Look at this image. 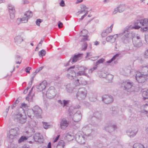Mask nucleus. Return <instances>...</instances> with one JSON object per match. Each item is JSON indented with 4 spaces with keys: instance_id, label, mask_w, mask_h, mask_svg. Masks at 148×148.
I'll return each mask as SVG.
<instances>
[{
    "instance_id": "59",
    "label": "nucleus",
    "mask_w": 148,
    "mask_h": 148,
    "mask_svg": "<svg viewBox=\"0 0 148 148\" xmlns=\"http://www.w3.org/2000/svg\"><path fill=\"white\" fill-rule=\"evenodd\" d=\"M69 100H63V106L64 107L66 106L69 103Z\"/></svg>"
},
{
    "instance_id": "58",
    "label": "nucleus",
    "mask_w": 148,
    "mask_h": 148,
    "mask_svg": "<svg viewBox=\"0 0 148 148\" xmlns=\"http://www.w3.org/2000/svg\"><path fill=\"white\" fill-rule=\"evenodd\" d=\"M57 145H61L64 147V141L63 140H60Z\"/></svg>"
},
{
    "instance_id": "41",
    "label": "nucleus",
    "mask_w": 148,
    "mask_h": 148,
    "mask_svg": "<svg viewBox=\"0 0 148 148\" xmlns=\"http://www.w3.org/2000/svg\"><path fill=\"white\" fill-rule=\"evenodd\" d=\"M88 32L87 30L86 29H84L81 32V36H88L87 34Z\"/></svg>"
},
{
    "instance_id": "40",
    "label": "nucleus",
    "mask_w": 148,
    "mask_h": 148,
    "mask_svg": "<svg viewBox=\"0 0 148 148\" xmlns=\"http://www.w3.org/2000/svg\"><path fill=\"white\" fill-rule=\"evenodd\" d=\"M133 147L134 148H145L143 145L138 143H135L133 146Z\"/></svg>"
},
{
    "instance_id": "48",
    "label": "nucleus",
    "mask_w": 148,
    "mask_h": 148,
    "mask_svg": "<svg viewBox=\"0 0 148 148\" xmlns=\"http://www.w3.org/2000/svg\"><path fill=\"white\" fill-rule=\"evenodd\" d=\"M113 78V75L111 74H108L107 75L106 78L108 80V82H110L112 80Z\"/></svg>"
},
{
    "instance_id": "56",
    "label": "nucleus",
    "mask_w": 148,
    "mask_h": 148,
    "mask_svg": "<svg viewBox=\"0 0 148 148\" xmlns=\"http://www.w3.org/2000/svg\"><path fill=\"white\" fill-rule=\"evenodd\" d=\"M97 66H95L93 68L90 69L88 71L89 73H92L94 70H95L97 69Z\"/></svg>"
},
{
    "instance_id": "8",
    "label": "nucleus",
    "mask_w": 148,
    "mask_h": 148,
    "mask_svg": "<svg viewBox=\"0 0 148 148\" xmlns=\"http://www.w3.org/2000/svg\"><path fill=\"white\" fill-rule=\"evenodd\" d=\"M82 130L85 133V136H89L91 134V133L93 131L92 128V126L90 124L86 125L83 127L82 128Z\"/></svg>"
},
{
    "instance_id": "10",
    "label": "nucleus",
    "mask_w": 148,
    "mask_h": 148,
    "mask_svg": "<svg viewBox=\"0 0 148 148\" xmlns=\"http://www.w3.org/2000/svg\"><path fill=\"white\" fill-rule=\"evenodd\" d=\"M75 66H73L70 67L68 69L67 71L69 72V73L67 74V77L69 79H72L76 77V74L74 70H71L75 68Z\"/></svg>"
},
{
    "instance_id": "62",
    "label": "nucleus",
    "mask_w": 148,
    "mask_h": 148,
    "mask_svg": "<svg viewBox=\"0 0 148 148\" xmlns=\"http://www.w3.org/2000/svg\"><path fill=\"white\" fill-rule=\"evenodd\" d=\"M83 37L82 38L81 42H84L88 40V36H82Z\"/></svg>"
},
{
    "instance_id": "57",
    "label": "nucleus",
    "mask_w": 148,
    "mask_h": 148,
    "mask_svg": "<svg viewBox=\"0 0 148 148\" xmlns=\"http://www.w3.org/2000/svg\"><path fill=\"white\" fill-rule=\"evenodd\" d=\"M108 34L106 31L104 30L101 33V36L102 37H104L108 35Z\"/></svg>"
},
{
    "instance_id": "18",
    "label": "nucleus",
    "mask_w": 148,
    "mask_h": 148,
    "mask_svg": "<svg viewBox=\"0 0 148 148\" xmlns=\"http://www.w3.org/2000/svg\"><path fill=\"white\" fill-rule=\"evenodd\" d=\"M10 13V18L11 19H13L15 17V10L13 5L10 4L8 7Z\"/></svg>"
},
{
    "instance_id": "64",
    "label": "nucleus",
    "mask_w": 148,
    "mask_h": 148,
    "mask_svg": "<svg viewBox=\"0 0 148 148\" xmlns=\"http://www.w3.org/2000/svg\"><path fill=\"white\" fill-rule=\"evenodd\" d=\"M144 57L145 58H148V48L145 53Z\"/></svg>"
},
{
    "instance_id": "54",
    "label": "nucleus",
    "mask_w": 148,
    "mask_h": 148,
    "mask_svg": "<svg viewBox=\"0 0 148 148\" xmlns=\"http://www.w3.org/2000/svg\"><path fill=\"white\" fill-rule=\"evenodd\" d=\"M107 75L106 73L104 72H101V75H100L101 77L103 78H106Z\"/></svg>"
},
{
    "instance_id": "34",
    "label": "nucleus",
    "mask_w": 148,
    "mask_h": 148,
    "mask_svg": "<svg viewBox=\"0 0 148 148\" xmlns=\"http://www.w3.org/2000/svg\"><path fill=\"white\" fill-rule=\"evenodd\" d=\"M80 8L81 10H82L84 13H85V14H88V11L87 10L88 8L85 5H81Z\"/></svg>"
},
{
    "instance_id": "13",
    "label": "nucleus",
    "mask_w": 148,
    "mask_h": 148,
    "mask_svg": "<svg viewBox=\"0 0 148 148\" xmlns=\"http://www.w3.org/2000/svg\"><path fill=\"white\" fill-rule=\"evenodd\" d=\"M35 116L39 118H41V114L42 113L41 109L37 106H35L33 108Z\"/></svg>"
},
{
    "instance_id": "4",
    "label": "nucleus",
    "mask_w": 148,
    "mask_h": 148,
    "mask_svg": "<svg viewBox=\"0 0 148 148\" xmlns=\"http://www.w3.org/2000/svg\"><path fill=\"white\" fill-rule=\"evenodd\" d=\"M135 75L136 79L138 83H144L147 79L148 76L141 73L138 71L136 72Z\"/></svg>"
},
{
    "instance_id": "7",
    "label": "nucleus",
    "mask_w": 148,
    "mask_h": 148,
    "mask_svg": "<svg viewBox=\"0 0 148 148\" xmlns=\"http://www.w3.org/2000/svg\"><path fill=\"white\" fill-rule=\"evenodd\" d=\"M145 25H148V19H144L141 20H138L134 23L135 29H138L140 27V26H143Z\"/></svg>"
},
{
    "instance_id": "2",
    "label": "nucleus",
    "mask_w": 148,
    "mask_h": 148,
    "mask_svg": "<svg viewBox=\"0 0 148 148\" xmlns=\"http://www.w3.org/2000/svg\"><path fill=\"white\" fill-rule=\"evenodd\" d=\"M87 92L86 88L81 87L79 88L76 94L77 99L79 100L84 99L86 96Z\"/></svg>"
},
{
    "instance_id": "60",
    "label": "nucleus",
    "mask_w": 148,
    "mask_h": 148,
    "mask_svg": "<svg viewBox=\"0 0 148 148\" xmlns=\"http://www.w3.org/2000/svg\"><path fill=\"white\" fill-rule=\"evenodd\" d=\"M42 20L40 19H37L36 21V24L38 26H39L40 23L42 22Z\"/></svg>"
},
{
    "instance_id": "26",
    "label": "nucleus",
    "mask_w": 148,
    "mask_h": 148,
    "mask_svg": "<svg viewBox=\"0 0 148 148\" xmlns=\"http://www.w3.org/2000/svg\"><path fill=\"white\" fill-rule=\"evenodd\" d=\"M93 116L99 120L101 121L102 119V114L100 111H96L94 113Z\"/></svg>"
},
{
    "instance_id": "25",
    "label": "nucleus",
    "mask_w": 148,
    "mask_h": 148,
    "mask_svg": "<svg viewBox=\"0 0 148 148\" xmlns=\"http://www.w3.org/2000/svg\"><path fill=\"white\" fill-rule=\"evenodd\" d=\"M123 71L124 72L123 74L126 76H130L136 73L134 70L132 69H123Z\"/></svg>"
},
{
    "instance_id": "12",
    "label": "nucleus",
    "mask_w": 148,
    "mask_h": 148,
    "mask_svg": "<svg viewBox=\"0 0 148 148\" xmlns=\"http://www.w3.org/2000/svg\"><path fill=\"white\" fill-rule=\"evenodd\" d=\"M82 54H79L77 55H75L72 58H71L69 60L68 62L64 64V66H66L70 65V63L73 64V63L76 62L79 60V58Z\"/></svg>"
},
{
    "instance_id": "39",
    "label": "nucleus",
    "mask_w": 148,
    "mask_h": 148,
    "mask_svg": "<svg viewBox=\"0 0 148 148\" xmlns=\"http://www.w3.org/2000/svg\"><path fill=\"white\" fill-rule=\"evenodd\" d=\"M117 8H118V12L120 13L123 12L125 9V7L123 5H120Z\"/></svg>"
},
{
    "instance_id": "53",
    "label": "nucleus",
    "mask_w": 148,
    "mask_h": 148,
    "mask_svg": "<svg viewBox=\"0 0 148 148\" xmlns=\"http://www.w3.org/2000/svg\"><path fill=\"white\" fill-rule=\"evenodd\" d=\"M87 44L86 42H84L83 45H82V50H85L87 48Z\"/></svg>"
},
{
    "instance_id": "30",
    "label": "nucleus",
    "mask_w": 148,
    "mask_h": 148,
    "mask_svg": "<svg viewBox=\"0 0 148 148\" xmlns=\"http://www.w3.org/2000/svg\"><path fill=\"white\" fill-rule=\"evenodd\" d=\"M14 42L17 44H21L23 41V39L20 35H18L14 38Z\"/></svg>"
},
{
    "instance_id": "55",
    "label": "nucleus",
    "mask_w": 148,
    "mask_h": 148,
    "mask_svg": "<svg viewBox=\"0 0 148 148\" xmlns=\"http://www.w3.org/2000/svg\"><path fill=\"white\" fill-rule=\"evenodd\" d=\"M80 80L81 85H86L87 84L86 81L84 79L81 80L80 79Z\"/></svg>"
},
{
    "instance_id": "35",
    "label": "nucleus",
    "mask_w": 148,
    "mask_h": 148,
    "mask_svg": "<svg viewBox=\"0 0 148 148\" xmlns=\"http://www.w3.org/2000/svg\"><path fill=\"white\" fill-rule=\"evenodd\" d=\"M27 107V105L25 103H22L20 106V108L18 109L19 111H20L21 112L24 113V110L23 108H26Z\"/></svg>"
},
{
    "instance_id": "23",
    "label": "nucleus",
    "mask_w": 148,
    "mask_h": 148,
    "mask_svg": "<svg viewBox=\"0 0 148 148\" xmlns=\"http://www.w3.org/2000/svg\"><path fill=\"white\" fill-rule=\"evenodd\" d=\"M79 107V106L78 105H73L70 106L69 110V116H71L72 114L75 112L76 110L78 109Z\"/></svg>"
},
{
    "instance_id": "45",
    "label": "nucleus",
    "mask_w": 148,
    "mask_h": 148,
    "mask_svg": "<svg viewBox=\"0 0 148 148\" xmlns=\"http://www.w3.org/2000/svg\"><path fill=\"white\" fill-rule=\"evenodd\" d=\"M27 137L26 136H22L18 140V143H21V142H23L24 140H27Z\"/></svg>"
},
{
    "instance_id": "20",
    "label": "nucleus",
    "mask_w": 148,
    "mask_h": 148,
    "mask_svg": "<svg viewBox=\"0 0 148 148\" xmlns=\"http://www.w3.org/2000/svg\"><path fill=\"white\" fill-rule=\"evenodd\" d=\"M69 124V121H67L65 119H62L60 121V127L62 130L65 129Z\"/></svg>"
},
{
    "instance_id": "37",
    "label": "nucleus",
    "mask_w": 148,
    "mask_h": 148,
    "mask_svg": "<svg viewBox=\"0 0 148 148\" xmlns=\"http://www.w3.org/2000/svg\"><path fill=\"white\" fill-rule=\"evenodd\" d=\"M106 40L108 42H114L115 41V38H114L113 36H108Z\"/></svg>"
},
{
    "instance_id": "46",
    "label": "nucleus",
    "mask_w": 148,
    "mask_h": 148,
    "mask_svg": "<svg viewBox=\"0 0 148 148\" xmlns=\"http://www.w3.org/2000/svg\"><path fill=\"white\" fill-rule=\"evenodd\" d=\"M142 95L145 99H148V90L147 91H144Z\"/></svg>"
},
{
    "instance_id": "32",
    "label": "nucleus",
    "mask_w": 148,
    "mask_h": 148,
    "mask_svg": "<svg viewBox=\"0 0 148 148\" xmlns=\"http://www.w3.org/2000/svg\"><path fill=\"white\" fill-rule=\"evenodd\" d=\"M66 137L68 140L71 141L73 140L74 137L73 134L71 132H68L66 134Z\"/></svg>"
},
{
    "instance_id": "1",
    "label": "nucleus",
    "mask_w": 148,
    "mask_h": 148,
    "mask_svg": "<svg viewBox=\"0 0 148 148\" xmlns=\"http://www.w3.org/2000/svg\"><path fill=\"white\" fill-rule=\"evenodd\" d=\"M134 27L135 25H134V26L129 25L126 27L122 31V34L123 35V36L132 38H133V36H134L135 34H134L132 33L130 31V30L133 29H135Z\"/></svg>"
},
{
    "instance_id": "31",
    "label": "nucleus",
    "mask_w": 148,
    "mask_h": 148,
    "mask_svg": "<svg viewBox=\"0 0 148 148\" xmlns=\"http://www.w3.org/2000/svg\"><path fill=\"white\" fill-rule=\"evenodd\" d=\"M27 114L28 116L31 119H32L35 116L33 109L28 110Z\"/></svg>"
},
{
    "instance_id": "6",
    "label": "nucleus",
    "mask_w": 148,
    "mask_h": 148,
    "mask_svg": "<svg viewBox=\"0 0 148 148\" xmlns=\"http://www.w3.org/2000/svg\"><path fill=\"white\" fill-rule=\"evenodd\" d=\"M17 114H15L13 116V119L14 121L19 122L21 123H23L25 122V119L23 117V113L18 110L17 112Z\"/></svg>"
},
{
    "instance_id": "16",
    "label": "nucleus",
    "mask_w": 148,
    "mask_h": 148,
    "mask_svg": "<svg viewBox=\"0 0 148 148\" xmlns=\"http://www.w3.org/2000/svg\"><path fill=\"white\" fill-rule=\"evenodd\" d=\"M116 128V126L112 123L107 125L104 127V130L110 133L114 131Z\"/></svg>"
},
{
    "instance_id": "19",
    "label": "nucleus",
    "mask_w": 148,
    "mask_h": 148,
    "mask_svg": "<svg viewBox=\"0 0 148 148\" xmlns=\"http://www.w3.org/2000/svg\"><path fill=\"white\" fill-rule=\"evenodd\" d=\"M133 83L130 81H125L123 82L121 84V86L124 87V89L128 90L133 87Z\"/></svg>"
},
{
    "instance_id": "49",
    "label": "nucleus",
    "mask_w": 148,
    "mask_h": 148,
    "mask_svg": "<svg viewBox=\"0 0 148 148\" xmlns=\"http://www.w3.org/2000/svg\"><path fill=\"white\" fill-rule=\"evenodd\" d=\"M113 25V24H112L109 27H108L105 30L108 34L112 32Z\"/></svg>"
},
{
    "instance_id": "29",
    "label": "nucleus",
    "mask_w": 148,
    "mask_h": 148,
    "mask_svg": "<svg viewBox=\"0 0 148 148\" xmlns=\"http://www.w3.org/2000/svg\"><path fill=\"white\" fill-rule=\"evenodd\" d=\"M19 133V129L18 128L16 127L14 128H12L10 130V134L14 135L16 136V135H18Z\"/></svg>"
},
{
    "instance_id": "47",
    "label": "nucleus",
    "mask_w": 148,
    "mask_h": 148,
    "mask_svg": "<svg viewBox=\"0 0 148 148\" xmlns=\"http://www.w3.org/2000/svg\"><path fill=\"white\" fill-rule=\"evenodd\" d=\"M46 54V51L45 50L42 49L39 52V56L40 57H42L45 55Z\"/></svg>"
},
{
    "instance_id": "28",
    "label": "nucleus",
    "mask_w": 148,
    "mask_h": 148,
    "mask_svg": "<svg viewBox=\"0 0 148 148\" xmlns=\"http://www.w3.org/2000/svg\"><path fill=\"white\" fill-rule=\"evenodd\" d=\"M28 18L26 16H24L22 18H17L16 22L18 24H20L21 22L22 23H27L28 20Z\"/></svg>"
},
{
    "instance_id": "27",
    "label": "nucleus",
    "mask_w": 148,
    "mask_h": 148,
    "mask_svg": "<svg viewBox=\"0 0 148 148\" xmlns=\"http://www.w3.org/2000/svg\"><path fill=\"white\" fill-rule=\"evenodd\" d=\"M142 67L141 73L148 76V64L147 65H143Z\"/></svg>"
},
{
    "instance_id": "21",
    "label": "nucleus",
    "mask_w": 148,
    "mask_h": 148,
    "mask_svg": "<svg viewBox=\"0 0 148 148\" xmlns=\"http://www.w3.org/2000/svg\"><path fill=\"white\" fill-rule=\"evenodd\" d=\"M47 83V82L46 80H44L42 82L37 86L38 90L41 92L44 90L46 87Z\"/></svg>"
},
{
    "instance_id": "22",
    "label": "nucleus",
    "mask_w": 148,
    "mask_h": 148,
    "mask_svg": "<svg viewBox=\"0 0 148 148\" xmlns=\"http://www.w3.org/2000/svg\"><path fill=\"white\" fill-rule=\"evenodd\" d=\"M33 137L35 141L39 143H42L43 142V137L40 133H35Z\"/></svg>"
},
{
    "instance_id": "51",
    "label": "nucleus",
    "mask_w": 148,
    "mask_h": 148,
    "mask_svg": "<svg viewBox=\"0 0 148 148\" xmlns=\"http://www.w3.org/2000/svg\"><path fill=\"white\" fill-rule=\"evenodd\" d=\"M29 124L31 127H35L36 125V123L34 121L32 120L29 121Z\"/></svg>"
},
{
    "instance_id": "9",
    "label": "nucleus",
    "mask_w": 148,
    "mask_h": 148,
    "mask_svg": "<svg viewBox=\"0 0 148 148\" xmlns=\"http://www.w3.org/2000/svg\"><path fill=\"white\" fill-rule=\"evenodd\" d=\"M46 95L47 98L49 99L53 98L56 95L54 88L52 86L50 87L47 91Z\"/></svg>"
},
{
    "instance_id": "44",
    "label": "nucleus",
    "mask_w": 148,
    "mask_h": 148,
    "mask_svg": "<svg viewBox=\"0 0 148 148\" xmlns=\"http://www.w3.org/2000/svg\"><path fill=\"white\" fill-rule=\"evenodd\" d=\"M104 59L101 58L98 60L96 63H94V64L95 66H97L99 64L102 63L104 61Z\"/></svg>"
},
{
    "instance_id": "24",
    "label": "nucleus",
    "mask_w": 148,
    "mask_h": 148,
    "mask_svg": "<svg viewBox=\"0 0 148 148\" xmlns=\"http://www.w3.org/2000/svg\"><path fill=\"white\" fill-rule=\"evenodd\" d=\"M66 89L68 92L71 93L74 91L75 87L73 83H69L66 85Z\"/></svg>"
},
{
    "instance_id": "36",
    "label": "nucleus",
    "mask_w": 148,
    "mask_h": 148,
    "mask_svg": "<svg viewBox=\"0 0 148 148\" xmlns=\"http://www.w3.org/2000/svg\"><path fill=\"white\" fill-rule=\"evenodd\" d=\"M14 60L16 64H20L21 60L20 56L18 55H16L14 58Z\"/></svg>"
},
{
    "instance_id": "3",
    "label": "nucleus",
    "mask_w": 148,
    "mask_h": 148,
    "mask_svg": "<svg viewBox=\"0 0 148 148\" xmlns=\"http://www.w3.org/2000/svg\"><path fill=\"white\" fill-rule=\"evenodd\" d=\"M132 42L134 47L140 48L142 46L143 44L140 36L135 35L132 38Z\"/></svg>"
},
{
    "instance_id": "5",
    "label": "nucleus",
    "mask_w": 148,
    "mask_h": 148,
    "mask_svg": "<svg viewBox=\"0 0 148 148\" xmlns=\"http://www.w3.org/2000/svg\"><path fill=\"white\" fill-rule=\"evenodd\" d=\"M74 68L75 71H79L77 73V76L84 75L89 77V76L85 73L88 69L86 67L82 66H77Z\"/></svg>"
},
{
    "instance_id": "43",
    "label": "nucleus",
    "mask_w": 148,
    "mask_h": 148,
    "mask_svg": "<svg viewBox=\"0 0 148 148\" xmlns=\"http://www.w3.org/2000/svg\"><path fill=\"white\" fill-rule=\"evenodd\" d=\"M110 110L112 111V114H116L119 111L118 108L115 107H112L110 108Z\"/></svg>"
},
{
    "instance_id": "15",
    "label": "nucleus",
    "mask_w": 148,
    "mask_h": 148,
    "mask_svg": "<svg viewBox=\"0 0 148 148\" xmlns=\"http://www.w3.org/2000/svg\"><path fill=\"white\" fill-rule=\"evenodd\" d=\"M102 100L106 104L112 103L113 101V98L112 96L109 95H105L102 97Z\"/></svg>"
},
{
    "instance_id": "63",
    "label": "nucleus",
    "mask_w": 148,
    "mask_h": 148,
    "mask_svg": "<svg viewBox=\"0 0 148 148\" xmlns=\"http://www.w3.org/2000/svg\"><path fill=\"white\" fill-rule=\"evenodd\" d=\"M148 29V27H145L141 28L140 30L141 31H146Z\"/></svg>"
},
{
    "instance_id": "11",
    "label": "nucleus",
    "mask_w": 148,
    "mask_h": 148,
    "mask_svg": "<svg viewBox=\"0 0 148 148\" xmlns=\"http://www.w3.org/2000/svg\"><path fill=\"white\" fill-rule=\"evenodd\" d=\"M75 137V140L78 143L81 144L85 143V139L84 135L81 134H76Z\"/></svg>"
},
{
    "instance_id": "42",
    "label": "nucleus",
    "mask_w": 148,
    "mask_h": 148,
    "mask_svg": "<svg viewBox=\"0 0 148 148\" xmlns=\"http://www.w3.org/2000/svg\"><path fill=\"white\" fill-rule=\"evenodd\" d=\"M32 15V13L31 11H28L26 12L24 15V16H27L29 19L31 18Z\"/></svg>"
},
{
    "instance_id": "61",
    "label": "nucleus",
    "mask_w": 148,
    "mask_h": 148,
    "mask_svg": "<svg viewBox=\"0 0 148 148\" xmlns=\"http://www.w3.org/2000/svg\"><path fill=\"white\" fill-rule=\"evenodd\" d=\"M31 68L30 67H27L25 69V71L27 73H29V70H31Z\"/></svg>"
},
{
    "instance_id": "17",
    "label": "nucleus",
    "mask_w": 148,
    "mask_h": 148,
    "mask_svg": "<svg viewBox=\"0 0 148 148\" xmlns=\"http://www.w3.org/2000/svg\"><path fill=\"white\" fill-rule=\"evenodd\" d=\"M138 131V129L137 128L130 129L127 131V134L128 136L131 138L136 135Z\"/></svg>"
},
{
    "instance_id": "52",
    "label": "nucleus",
    "mask_w": 148,
    "mask_h": 148,
    "mask_svg": "<svg viewBox=\"0 0 148 148\" xmlns=\"http://www.w3.org/2000/svg\"><path fill=\"white\" fill-rule=\"evenodd\" d=\"M16 136L12 134H10V135L9 137V138L10 141H11V140L14 139L16 137Z\"/></svg>"
},
{
    "instance_id": "14",
    "label": "nucleus",
    "mask_w": 148,
    "mask_h": 148,
    "mask_svg": "<svg viewBox=\"0 0 148 148\" xmlns=\"http://www.w3.org/2000/svg\"><path fill=\"white\" fill-rule=\"evenodd\" d=\"M82 118V115L80 111H77L73 115L72 119L75 122H78Z\"/></svg>"
},
{
    "instance_id": "33",
    "label": "nucleus",
    "mask_w": 148,
    "mask_h": 148,
    "mask_svg": "<svg viewBox=\"0 0 148 148\" xmlns=\"http://www.w3.org/2000/svg\"><path fill=\"white\" fill-rule=\"evenodd\" d=\"M131 39H132L131 38L127 37H125L123 36L121 38V40L123 43L125 44H127L131 41Z\"/></svg>"
},
{
    "instance_id": "50",
    "label": "nucleus",
    "mask_w": 148,
    "mask_h": 148,
    "mask_svg": "<svg viewBox=\"0 0 148 148\" xmlns=\"http://www.w3.org/2000/svg\"><path fill=\"white\" fill-rule=\"evenodd\" d=\"M73 84H74L75 87L77 86L81 85L80 80L77 79L76 80H75Z\"/></svg>"
},
{
    "instance_id": "38",
    "label": "nucleus",
    "mask_w": 148,
    "mask_h": 148,
    "mask_svg": "<svg viewBox=\"0 0 148 148\" xmlns=\"http://www.w3.org/2000/svg\"><path fill=\"white\" fill-rule=\"evenodd\" d=\"M120 55V53H117L116 54L114 55L110 60L107 61V62L108 63H110L113 60H115L117 57H119Z\"/></svg>"
}]
</instances>
